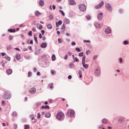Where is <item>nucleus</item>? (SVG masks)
I'll list each match as a JSON object with an SVG mask.
<instances>
[{
    "label": "nucleus",
    "instance_id": "f257e3e1",
    "mask_svg": "<svg viewBox=\"0 0 129 129\" xmlns=\"http://www.w3.org/2000/svg\"><path fill=\"white\" fill-rule=\"evenodd\" d=\"M64 114L61 112H59L56 115V118L59 120H62L64 117Z\"/></svg>",
    "mask_w": 129,
    "mask_h": 129
},
{
    "label": "nucleus",
    "instance_id": "f03ea898",
    "mask_svg": "<svg viewBox=\"0 0 129 129\" xmlns=\"http://www.w3.org/2000/svg\"><path fill=\"white\" fill-rule=\"evenodd\" d=\"M79 8L81 11H84L86 10V6L84 4H80L79 6Z\"/></svg>",
    "mask_w": 129,
    "mask_h": 129
},
{
    "label": "nucleus",
    "instance_id": "7ed1b4c3",
    "mask_svg": "<svg viewBox=\"0 0 129 129\" xmlns=\"http://www.w3.org/2000/svg\"><path fill=\"white\" fill-rule=\"evenodd\" d=\"M74 112L72 110H70L68 111L67 113L68 116L72 117L74 116Z\"/></svg>",
    "mask_w": 129,
    "mask_h": 129
},
{
    "label": "nucleus",
    "instance_id": "20e7f679",
    "mask_svg": "<svg viewBox=\"0 0 129 129\" xmlns=\"http://www.w3.org/2000/svg\"><path fill=\"white\" fill-rule=\"evenodd\" d=\"M11 98V95L9 92H6L5 93V99H9Z\"/></svg>",
    "mask_w": 129,
    "mask_h": 129
},
{
    "label": "nucleus",
    "instance_id": "39448f33",
    "mask_svg": "<svg viewBox=\"0 0 129 129\" xmlns=\"http://www.w3.org/2000/svg\"><path fill=\"white\" fill-rule=\"evenodd\" d=\"M105 7L110 12H111V11L112 9L111 7L109 4H106L105 5Z\"/></svg>",
    "mask_w": 129,
    "mask_h": 129
},
{
    "label": "nucleus",
    "instance_id": "423d86ee",
    "mask_svg": "<svg viewBox=\"0 0 129 129\" xmlns=\"http://www.w3.org/2000/svg\"><path fill=\"white\" fill-rule=\"evenodd\" d=\"M103 14L102 13H99L98 14L97 17L99 20H101L103 18Z\"/></svg>",
    "mask_w": 129,
    "mask_h": 129
},
{
    "label": "nucleus",
    "instance_id": "0eeeda50",
    "mask_svg": "<svg viewBox=\"0 0 129 129\" xmlns=\"http://www.w3.org/2000/svg\"><path fill=\"white\" fill-rule=\"evenodd\" d=\"M68 1L69 2V4L70 5H76V3L74 0H69Z\"/></svg>",
    "mask_w": 129,
    "mask_h": 129
},
{
    "label": "nucleus",
    "instance_id": "6e6552de",
    "mask_svg": "<svg viewBox=\"0 0 129 129\" xmlns=\"http://www.w3.org/2000/svg\"><path fill=\"white\" fill-rule=\"evenodd\" d=\"M40 46L43 48H45L47 46V44L46 43H42L41 44Z\"/></svg>",
    "mask_w": 129,
    "mask_h": 129
},
{
    "label": "nucleus",
    "instance_id": "1a4fd4ad",
    "mask_svg": "<svg viewBox=\"0 0 129 129\" xmlns=\"http://www.w3.org/2000/svg\"><path fill=\"white\" fill-rule=\"evenodd\" d=\"M6 72L7 74L10 75L12 73V70L11 69H8L6 70Z\"/></svg>",
    "mask_w": 129,
    "mask_h": 129
},
{
    "label": "nucleus",
    "instance_id": "9d476101",
    "mask_svg": "<svg viewBox=\"0 0 129 129\" xmlns=\"http://www.w3.org/2000/svg\"><path fill=\"white\" fill-rule=\"evenodd\" d=\"M36 91V89L35 88L33 87L31 88L29 90V92L33 93H35Z\"/></svg>",
    "mask_w": 129,
    "mask_h": 129
},
{
    "label": "nucleus",
    "instance_id": "9b49d317",
    "mask_svg": "<svg viewBox=\"0 0 129 129\" xmlns=\"http://www.w3.org/2000/svg\"><path fill=\"white\" fill-rule=\"evenodd\" d=\"M62 23V22L61 20H59L57 22H56V26L58 27L59 25H61Z\"/></svg>",
    "mask_w": 129,
    "mask_h": 129
},
{
    "label": "nucleus",
    "instance_id": "f8f14e48",
    "mask_svg": "<svg viewBox=\"0 0 129 129\" xmlns=\"http://www.w3.org/2000/svg\"><path fill=\"white\" fill-rule=\"evenodd\" d=\"M64 22L65 24H67L70 23V21L68 19L65 18L64 20Z\"/></svg>",
    "mask_w": 129,
    "mask_h": 129
},
{
    "label": "nucleus",
    "instance_id": "ddd939ff",
    "mask_svg": "<svg viewBox=\"0 0 129 129\" xmlns=\"http://www.w3.org/2000/svg\"><path fill=\"white\" fill-rule=\"evenodd\" d=\"M39 4L40 6H43L44 4V1L42 0H41L39 1Z\"/></svg>",
    "mask_w": 129,
    "mask_h": 129
},
{
    "label": "nucleus",
    "instance_id": "4468645a",
    "mask_svg": "<svg viewBox=\"0 0 129 129\" xmlns=\"http://www.w3.org/2000/svg\"><path fill=\"white\" fill-rule=\"evenodd\" d=\"M35 14L36 16H39L41 15V13L38 11H36L35 12Z\"/></svg>",
    "mask_w": 129,
    "mask_h": 129
},
{
    "label": "nucleus",
    "instance_id": "2eb2a0df",
    "mask_svg": "<svg viewBox=\"0 0 129 129\" xmlns=\"http://www.w3.org/2000/svg\"><path fill=\"white\" fill-rule=\"evenodd\" d=\"M105 32L107 34H109L111 32V30L109 28H108L106 29L105 30Z\"/></svg>",
    "mask_w": 129,
    "mask_h": 129
},
{
    "label": "nucleus",
    "instance_id": "dca6fc26",
    "mask_svg": "<svg viewBox=\"0 0 129 129\" xmlns=\"http://www.w3.org/2000/svg\"><path fill=\"white\" fill-rule=\"evenodd\" d=\"M51 114L49 113H47L45 114V116L46 117L49 118L50 117Z\"/></svg>",
    "mask_w": 129,
    "mask_h": 129
},
{
    "label": "nucleus",
    "instance_id": "f3484780",
    "mask_svg": "<svg viewBox=\"0 0 129 129\" xmlns=\"http://www.w3.org/2000/svg\"><path fill=\"white\" fill-rule=\"evenodd\" d=\"M85 62L84 63H82V65L83 67L85 68L86 69L88 67V64H85Z\"/></svg>",
    "mask_w": 129,
    "mask_h": 129
},
{
    "label": "nucleus",
    "instance_id": "a211bd4d",
    "mask_svg": "<svg viewBox=\"0 0 129 129\" xmlns=\"http://www.w3.org/2000/svg\"><path fill=\"white\" fill-rule=\"evenodd\" d=\"M16 58L17 60H19L21 58L20 55L19 54H17L16 56Z\"/></svg>",
    "mask_w": 129,
    "mask_h": 129
},
{
    "label": "nucleus",
    "instance_id": "6ab92c4d",
    "mask_svg": "<svg viewBox=\"0 0 129 129\" xmlns=\"http://www.w3.org/2000/svg\"><path fill=\"white\" fill-rule=\"evenodd\" d=\"M47 27L48 29H51L52 27V26L51 24H48L47 25Z\"/></svg>",
    "mask_w": 129,
    "mask_h": 129
},
{
    "label": "nucleus",
    "instance_id": "aec40b11",
    "mask_svg": "<svg viewBox=\"0 0 129 129\" xmlns=\"http://www.w3.org/2000/svg\"><path fill=\"white\" fill-rule=\"evenodd\" d=\"M102 122L103 123H106L108 122V121L107 119H104L102 120Z\"/></svg>",
    "mask_w": 129,
    "mask_h": 129
},
{
    "label": "nucleus",
    "instance_id": "412c9836",
    "mask_svg": "<svg viewBox=\"0 0 129 129\" xmlns=\"http://www.w3.org/2000/svg\"><path fill=\"white\" fill-rule=\"evenodd\" d=\"M41 108L42 109H44L45 108L46 109H49V107L48 106L46 105L45 106H42L41 107Z\"/></svg>",
    "mask_w": 129,
    "mask_h": 129
},
{
    "label": "nucleus",
    "instance_id": "4be33fe9",
    "mask_svg": "<svg viewBox=\"0 0 129 129\" xmlns=\"http://www.w3.org/2000/svg\"><path fill=\"white\" fill-rule=\"evenodd\" d=\"M94 25L96 28H99L100 26V24L98 23H95L94 24Z\"/></svg>",
    "mask_w": 129,
    "mask_h": 129
},
{
    "label": "nucleus",
    "instance_id": "5701e85b",
    "mask_svg": "<svg viewBox=\"0 0 129 129\" xmlns=\"http://www.w3.org/2000/svg\"><path fill=\"white\" fill-rule=\"evenodd\" d=\"M104 3V2L103 1H101V2L98 5L99 7L100 8L103 5Z\"/></svg>",
    "mask_w": 129,
    "mask_h": 129
},
{
    "label": "nucleus",
    "instance_id": "b1692460",
    "mask_svg": "<svg viewBox=\"0 0 129 129\" xmlns=\"http://www.w3.org/2000/svg\"><path fill=\"white\" fill-rule=\"evenodd\" d=\"M86 58V56L85 55H84L83 56V57H82V63H84L85 62V58Z\"/></svg>",
    "mask_w": 129,
    "mask_h": 129
},
{
    "label": "nucleus",
    "instance_id": "393cba45",
    "mask_svg": "<svg viewBox=\"0 0 129 129\" xmlns=\"http://www.w3.org/2000/svg\"><path fill=\"white\" fill-rule=\"evenodd\" d=\"M24 126V129H29L30 128V126L29 125H25Z\"/></svg>",
    "mask_w": 129,
    "mask_h": 129
},
{
    "label": "nucleus",
    "instance_id": "a878e982",
    "mask_svg": "<svg viewBox=\"0 0 129 129\" xmlns=\"http://www.w3.org/2000/svg\"><path fill=\"white\" fill-rule=\"evenodd\" d=\"M56 59V57L54 54H53L52 56V61H54Z\"/></svg>",
    "mask_w": 129,
    "mask_h": 129
},
{
    "label": "nucleus",
    "instance_id": "bb28decb",
    "mask_svg": "<svg viewBox=\"0 0 129 129\" xmlns=\"http://www.w3.org/2000/svg\"><path fill=\"white\" fill-rule=\"evenodd\" d=\"M17 114L16 112H13L12 116L14 117H16L17 116Z\"/></svg>",
    "mask_w": 129,
    "mask_h": 129
},
{
    "label": "nucleus",
    "instance_id": "cd10ccee",
    "mask_svg": "<svg viewBox=\"0 0 129 129\" xmlns=\"http://www.w3.org/2000/svg\"><path fill=\"white\" fill-rule=\"evenodd\" d=\"M74 64L73 63H71L69 65V67L70 68H73L74 67Z\"/></svg>",
    "mask_w": 129,
    "mask_h": 129
},
{
    "label": "nucleus",
    "instance_id": "c85d7f7f",
    "mask_svg": "<svg viewBox=\"0 0 129 129\" xmlns=\"http://www.w3.org/2000/svg\"><path fill=\"white\" fill-rule=\"evenodd\" d=\"M49 19L50 20H52L53 19V17L52 15H50L49 16Z\"/></svg>",
    "mask_w": 129,
    "mask_h": 129
},
{
    "label": "nucleus",
    "instance_id": "c756f323",
    "mask_svg": "<svg viewBox=\"0 0 129 129\" xmlns=\"http://www.w3.org/2000/svg\"><path fill=\"white\" fill-rule=\"evenodd\" d=\"M5 58L6 59H7L8 60L10 61L11 60V58L10 57L8 56H6L5 57Z\"/></svg>",
    "mask_w": 129,
    "mask_h": 129
},
{
    "label": "nucleus",
    "instance_id": "7c9ffc66",
    "mask_svg": "<svg viewBox=\"0 0 129 129\" xmlns=\"http://www.w3.org/2000/svg\"><path fill=\"white\" fill-rule=\"evenodd\" d=\"M53 83H51L49 85V87H50V88H53Z\"/></svg>",
    "mask_w": 129,
    "mask_h": 129
},
{
    "label": "nucleus",
    "instance_id": "2f4dec72",
    "mask_svg": "<svg viewBox=\"0 0 129 129\" xmlns=\"http://www.w3.org/2000/svg\"><path fill=\"white\" fill-rule=\"evenodd\" d=\"M86 19L88 20H89L91 19L90 16L89 15L86 16Z\"/></svg>",
    "mask_w": 129,
    "mask_h": 129
},
{
    "label": "nucleus",
    "instance_id": "473e14b6",
    "mask_svg": "<svg viewBox=\"0 0 129 129\" xmlns=\"http://www.w3.org/2000/svg\"><path fill=\"white\" fill-rule=\"evenodd\" d=\"M59 11L62 14L63 16H64L65 15V14L64 12L62 10H59Z\"/></svg>",
    "mask_w": 129,
    "mask_h": 129
},
{
    "label": "nucleus",
    "instance_id": "72a5a7b5",
    "mask_svg": "<svg viewBox=\"0 0 129 129\" xmlns=\"http://www.w3.org/2000/svg\"><path fill=\"white\" fill-rule=\"evenodd\" d=\"M12 48V47L10 45H9V46H8L7 47V49L9 50H10Z\"/></svg>",
    "mask_w": 129,
    "mask_h": 129
},
{
    "label": "nucleus",
    "instance_id": "f704fd0d",
    "mask_svg": "<svg viewBox=\"0 0 129 129\" xmlns=\"http://www.w3.org/2000/svg\"><path fill=\"white\" fill-rule=\"evenodd\" d=\"M83 55V52H81L79 53V56H82Z\"/></svg>",
    "mask_w": 129,
    "mask_h": 129
},
{
    "label": "nucleus",
    "instance_id": "c9c22d12",
    "mask_svg": "<svg viewBox=\"0 0 129 129\" xmlns=\"http://www.w3.org/2000/svg\"><path fill=\"white\" fill-rule=\"evenodd\" d=\"M32 32L31 31H29V32L28 33V35L30 36H32Z\"/></svg>",
    "mask_w": 129,
    "mask_h": 129
},
{
    "label": "nucleus",
    "instance_id": "e433bc0d",
    "mask_svg": "<svg viewBox=\"0 0 129 129\" xmlns=\"http://www.w3.org/2000/svg\"><path fill=\"white\" fill-rule=\"evenodd\" d=\"M74 59L75 60V61H74V62H75V61H76V62H77L79 61V60L77 57H75V58Z\"/></svg>",
    "mask_w": 129,
    "mask_h": 129
},
{
    "label": "nucleus",
    "instance_id": "4c0bfd02",
    "mask_svg": "<svg viewBox=\"0 0 129 129\" xmlns=\"http://www.w3.org/2000/svg\"><path fill=\"white\" fill-rule=\"evenodd\" d=\"M76 50L78 52H80L81 50L78 47H77L76 48Z\"/></svg>",
    "mask_w": 129,
    "mask_h": 129
},
{
    "label": "nucleus",
    "instance_id": "58836bf2",
    "mask_svg": "<svg viewBox=\"0 0 129 129\" xmlns=\"http://www.w3.org/2000/svg\"><path fill=\"white\" fill-rule=\"evenodd\" d=\"M58 41L59 43H60L62 42L60 38H58Z\"/></svg>",
    "mask_w": 129,
    "mask_h": 129
},
{
    "label": "nucleus",
    "instance_id": "ea45409f",
    "mask_svg": "<svg viewBox=\"0 0 129 129\" xmlns=\"http://www.w3.org/2000/svg\"><path fill=\"white\" fill-rule=\"evenodd\" d=\"M37 118L39 119L41 117V115L39 113H38L37 114Z\"/></svg>",
    "mask_w": 129,
    "mask_h": 129
},
{
    "label": "nucleus",
    "instance_id": "a19ab883",
    "mask_svg": "<svg viewBox=\"0 0 129 129\" xmlns=\"http://www.w3.org/2000/svg\"><path fill=\"white\" fill-rule=\"evenodd\" d=\"M9 38L10 40H12L13 39V36H10L9 37Z\"/></svg>",
    "mask_w": 129,
    "mask_h": 129
},
{
    "label": "nucleus",
    "instance_id": "79ce46f5",
    "mask_svg": "<svg viewBox=\"0 0 129 129\" xmlns=\"http://www.w3.org/2000/svg\"><path fill=\"white\" fill-rule=\"evenodd\" d=\"M39 24L40 25V26L39 27V29L40 30V29H41L42 28L43 26L41 25L40 24Z\"/></svg>",
    "mask_w": 129,
    "mask_h": 129
},
{
    "label": "nucleus",
    "instance_id": "37998d69",
    "mask_svg": "<svg viewBox=\"0 0 129 129\" xmlns=\"http://www.w3.org/2000/svg\"><path fill=\"white\" fill-rule=\"evenodd\" d=\"M5 101H2V105L3 106H4L5 105Z\"/></svg>",
    "mask_w": 129,
    "mask_h": 129
},
{
    "label": "nucleus",
    "instance_id": "c03bdc74",
    "mask_svg": "<svg viewBox=\"0 0 129 129\" xmlns=\"http://www.w3.org/2000/svg\"><path fill=\"white\" fill-rule=\"evenodd\" d=\"M34 116V114H31L29 116V117L30 118H31V117H33Z\"/></svg>",
    "mask_w": 129,
    "mask_h": 129
},
{
    "label": "nucleus",
    "instance_id": "a18cd8bd",
    "mask_svg": "<svg viewBox=\"0 0 129 129\" xmlns=\"http://www.w3.org/2000/svg\"><path fill=\"white\" fill-rule=\"evenodd\" d=\"M128 42L127 41H124V44L125 45L127 44H128Z\"/></svg>",
    "mask_w": 129,
    "mask_h": 129
},
{
    "label": "nucleus",
    "instance_id": "49530a36",
    "mask_svg": "<svg viewBox=\"0 0 129 129\" xmlns=\"http://www.w3.org/2000/svg\"><path fill=\"white\" fill-rule=\"evenodd\" d=\"M90 52V51L89 50H88L86 51V54L87 55H88V54Z\"/></svg>",
    "mask_w": 129,
    "mask_h": 129
},
{
    "label": "nucleus",
    "instance_id": "de8ad7c7",
    "mask_svg": "<svg viewBox=\"0 0 129 129\" xmlns=\"http://www.w3.org/2000/svg\"><path fill=\"white\" fill-rule=\"evenodd\" d=\"M34 40H35V41L37 43H38V41H37V37H36L35 36L34 37Z\"/></svg>",
    "mask_w": 129,
    "mask_h": 129
},
{
    "label": "nucleus",
    "instance_id": "09e8293b",
    "mask_svg": "<svg viewBox=\"0 0 129 129\" xmlns=\"http://www.w3.org/2000/svg\"><path fill=\"white\" fill-rule=\"evenodd\" d=\"M94 7L95 9H96L100 8L99 7V6L98 5L95 6Z\"/></svg>",
    "mask_w": 129,
    "mask_h": 129
},
{
    "label": "nucleus",
    "instance_id": "8fccbe9b",
    "mask_svg": "<svg viewBox=\"0 0 129 129\" xmlns=\"http://www.w3.org/2000/svg\"><path fill=\"white\" fill-rule=\"evenodd\" d=\"M32 73L31 72H29L28 73V76L29 77L31 76Z\"/></svg>",
    "mask_w": 129,
    "mask_h": 129
},
{
    "label": "nucleus",
    "instance_id": "3c124183",
    "mask_svg": "<svg viewBox=\"0 0 129 129\" xmlns=\"http://www.w3.org/2000/svg\"><path fill=\"white\" fill-rule=\"evenodd\" d=\"M8 31L10 32V33L13 32L12 29L11 28L8 29Z\"/></svg>",
    "mask_w": 129,
    "mask_h": 129
},
{
    "label": "nucleus",
    "instance_id": "603ef678",
    "mask_svg": "<svg viewBox=\"0 0 129 129\" xmlns=\"http://www.w3.org/2000/svg\"><path fill=\"white\" fill-rule=\"evenodd\" d=\"M37 23V22L36 21H34L33 22V24L34 25H36V23Z\"/></svg>",
    "mask_w": 129,
    "mask_h": 129
},
{
    "label": "nucleus",
    "instance_id": "864d4df0",
    "mask_svg": "<svg viewBox=\"0 0 129 129\" xmlns=\"http://www.w3.org/2000/svg\"><path fill=\"white\" fill-rule=\"evenodd\" d=\"M14 127L15 129H16L17 128V125H15L14 126Z\"/></svg>",
    "mask_w": 129,
    "mask_h": 129
},
{
    "label": "nucleus",
    "instance_id": "5fc2aeb1",
    "mask_svg": "<svg viewBox=\"0 0 129 129\" xmlns=\"http://www.w3.org/2000/svg\"><path fill=\"white\" fill-rule=\"evenodd\" d=\"M32 30L34 32H35L36 31V28L35 27H33L32 28Z\"/></svg>",
    "mask_w": 129,
    "mask_h": 129
},
{
    "label": "nucleus",
    "instance_id": "6e6d98bb",
    "mask_svg": "<svg viewBox=\"0 0 129 129\" xmlns=\"http://www.w3.org/2000/svg\"><path fill=\"white\" fill-rule=\"evenodd\" d=\"M42 36L41 34V33H40L39 34V38L41 39L42 38Z\"/></svg>",
    "mask_w": 129,
    "mask_h": 129
},
{
    "label": "nucleus",
    "instance_id": "4d7b16f0",
    "mask_svg": "<svg viewBox=\"0 0 129 129\" xmlns=\"http://www.w3.org/2000/svg\"><path fill=\"white\" fill-rule=\"evenodd\" d=\"M78 73L79 75H82V72L81 71H79Z\"/></svg>",
    "mask_w": 129,
    "mask_h": 129
},
{
    "label": "nucleus",
    "instance_id": "13d9d810",
    "mask_svg": "<svg viewBox=\"0 0 129 129\" xmlns=\"http://www.w3.org/2000/svg\"><path fill=\"white\" fill-rule=\"evenodd\" d=\"M97 71L99 73V74H100V70H99V69H97V70H96V71L95 72V73L96 74V73H97Z\"/></svg>",
    "mask_w": 129,
    "mask_h": 129
},
{
    "label": "nucleus",
    "instance_id": "bf43d9fd",
    "mask_svg": "<svg viewBox=\"0 0 129 129\" xmlns=\"http://www.w3.org/2000/svg\"><path fill=\"white\" fill-rule=\"evenodd\" d=\"M68 58V56L67 55H66L64 57V59H67Z\"/></svg>",
    "mask_w": 129,
    "mask_h": 129
},
{
    "label": "nucleus",
    "instance_id": "052dcab7",
    "mask_svg": "<svg viewBox=\"0 0 129 129\" xmlns=\"http://www.w3.org/2000/svg\"><path fill=\"white\" fill-rule=\"evenodd\" d=\"M68 78L69 79H70L72 78V76L71 75H69L68 77Z\"/></svg>",
    "mask_w": 129,
    "mask_h": 129
},
{
    "label": "nucleus",
    "instance_id": "680f3d73",
    "mask_svg": "<svg viewBox=\"0 0 129 129\" xmlns=\"http://www.w3.org/2000/svg\"><path fill=\"white\" fill-rule=\"evenodd\" d=\"M97 57V56H94L93 57V59L94 60H95Z\"/></svg>",
    "mask_w": 129,
    "mask_h": 129
},
{
    "label": "nucleus",
    "instance_id": "e2e57ef3",
    "mask_svg": "<svg viewBox=\"0 0 129 129\" xmlns=\"http://www.w3.org/2000/svg\"><path fill=\"white\" fill-rule=\"evenodd\" d=\"M41 32L42 34V35H43L44 33V30H42L41 31Z\"/></svg>",
    "mask_w": 129,
    "mask_h": 129
},
{
    "label": "nucleus",
    "instance_id": "0e129e2a",
    "mask_svg": "<svg viewBox=\"0 0 129 129\" xmlns=\"http://www.w3.org/2000/svg\"><path fill=\"white\" fill-rule=\"evenodd\" d=\"M72 45H76V43L74 42H72Z\"/></svg>",
    "mask_w": 129,
    "mask_h": 129
},
{
    "label": "nucleus",
    "instance_id": "69168bd1",
    "mask_svg": "<svg viewBox=\"0 0 129 129\" xmlns=\"http://www.w3.org/2000/svg\"><path fill=\"white\" fill-rule=\"evenodd\" d=\"M65 28V25H64L63 24V25L62 26V29H63L64 30Z\"/></svg>",
    "mask_w": 129,
    "mask_h": 129
},
{
    "label": "nucleus",
    "instance_id": "338daca9",
    "mask_svg": "<svg viewBox=\"0 0 129 129\" xmlns=\"http://www.w3.org/2000/svg\"><path fill=\"white\" fill-rule=\"evenodd\" d=\"M119 60L120 61V62L121 63L122 62V59L121 58H119Z\"/></svg>",
    "mask_w": 129,
    "mask_h": 129
},
{
    "label": "nucleus",
    "instance_id": "774afa93",
    "mask_svg": "<svg viewBox=\"0 0 129 129\" xmlns=\"http://www.w3.org/2000/svg\"><path fill=\"white\" fill-rule=\"evenodd\" d=\"M68 54L70 56H71L72 54V52H68Z\"/></svg>",
    "mask_w": 129,
    "mask_h": 129
}]
</instances>
